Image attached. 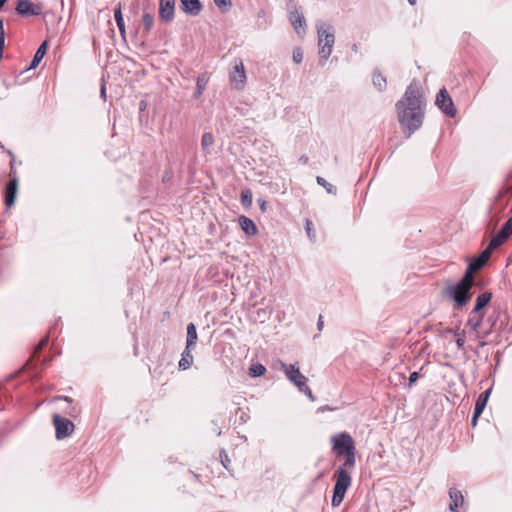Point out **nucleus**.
Masks as SVG:
<instances>
[{
  "label": "nucleus",
  "instance_id": "obj_41",
  "mask_svg": "<svg viewBox=\"0 0 512 512\" xmlns=\"http://www.w3.org/2000/svg\"><path fill=\"white\" fill-rule=\"evenodd\" d=\"M66 413L71 417H76L79 413V409L76 406H72L66 411Z\"/></svg>",
  "mask_w": 512,
  "mask_h": 512
},
{
  "label": "nucleus",
  "instance_id": "obj_51",
  "mask_svg": "<svg viewBox=\"0 0 512 512\" xmlns=\"http://www.w3.org/2000/svg\"><path fill=\"white\" fill-rule=\"evenodd\" d=\"M496 322H490V327H493V325L495 324Z\"/></svg>",
  "mask_w": 512,
  "mask_h": 512
},
{
  "label": "nucleus",
  "instance_id": "obj_19",
  "mask_svg": "<svg viewBox=\"0 0 512 512\" xmlns=\"http://www.w3.org/2000/svg\"><path fill=\"white\" fill-rule=\"evenodd\" d=\"M290 22L295 28L296 32L300 34L299 28H302L305 24L304 16L298 10H294L290 13Z\"/></svg>",
  "mask_w": 512,
  "mask_h": 512
},
{
  "label": "nucleus",
  "instance_id": "obj_1",
  "mask_svg": "<svg viewBox=\"0 0 512 512\" xmlns=\"http://www.w3.org/2000/svg\"><path fill=\"white\" fill-rule=\"evenodd\" d=\"M425 106L422 89L419 83L413 81L407 87L403 97L396 103L398 121L407 137L421 127Z\"/></svg>",
  "mask_w": 512,
  "mask_h": 512
},
{
  "label": "nucleus",
  "instance_id": "obj_5",
  "mask_svg": "<svg viewBox=\"0 0 512 512\" xmlns=\"http://www.w3.org/2000/svg\"><path fill=\"white\" fill-rule=\"evenodd\" d=\"M350 468L344 467V465H341L337 468L335 472V485L333 490V496L331 504L333 507H338L345 496V493L347 489L350 487L352 478L349 472Z\"/></svg>",
  "mask_w": 512,
  "mask_h": 512
},
{
  "label": "nucleus",
  "instance_id": "obj_37",
  "mask_svg": "<svg viewBox=\"0 0 512 512\" xmlns=\"http://www.w3.org/2000/svg\"><path fill=\"white\" fill-rule=\"evenodd\" d=\"M121 3H118L117 7L115 8L114 10V18H115V21H122L124 20L123 19V15H122V11H121Z\"/></svg>",
  "mask_w": 512,
  "mask_h": 512
},
{
  "label": "nucleus",
  "instance_id": "obj_14",
  "mask_svg": "<svg viewBox=\"0 0 512 512\" xmlns=\"http://www.w3.org/2000/svg\"><path fill=\"white\" fill-rule=\"evenodd\" d=\"M450 504L449 509L452 512L458 511V508L461 507L464 503V497L461 491L451 488L449 491Z\"/></svg>",
  "mask_w": 512,
  "mask_h": 512
},
{
  "label": "nucleus",
  "instance_id": "obj_4",
  "mask_svg": "<svg viewBox=\"0 0 512 512\" xmlns=\"http://www.w3.org/2000/svg\"><path fill=\"white\" fill-rule=\"evenodd\" d=\"M318 35L319 57L323 63L330 57L335 43V30L331 24L319 22L316 24Z\"/></svg>",
  "mask_w": 512,
  "mask_h": 512
},
{
  "label": "nucleus",
  "instance_id": "obj_27",
  "mask_svg": "<svg viewBox=\"0 0 512 512\" xmlns=\"http://www.w3.org/2000/svg\"><path fill=\"white\" fill-rule=\"evenodd\" d=\"M317 183L322 186L329 194H336V188L331 183L327 182L323 177H316Z\"/></svg>",
  "mask_w": 512,
  "mask_h": 512
},
{
  "label": "nucleus",
  "instance_id": "obj_25",
  "mask_svg": "<svg viewBox=\"0 0 512 512\" xmlns=\"http://www.w3.org/2000/svg\"><path fill=\"white\" fill-rule=\"evenodd\" d=\"M241 204L245 208H249L252 205V192L250 189H243L240 197Z\"/></svg>",
  "mask_w": 512,
  "mask_h": 512
},
{
  "label": "nucleus",
  "instance_id": "obj_17",
  "mask_svg": "<svg viewBox=\"0 0 512 512\" xmlns=\"http://www.w3.org/2000/svg\"><path fill=\"white\" fill-rule=\"evenodd\" d=\"M490 394L491 389H487L479 395L474 408L476 416H480L483 413Z\"/></svg>",
  "mask_w": 512,
  "mask_h": 512
},
{
  "label": "nucleus",
  "instance_id": "obj_48",
  "mask_svg": "<svg viewBox=\"0 0 512 512\" xmlns=\"http://www.w3.org/2000/svg\"><path fill=\"white\" fill-rule=\"evenodd\" d=\"M7 0H0V9L3 8L4 4L6 3Z\"/></svg>",
  "mask_w": 512,
  "mask_h": 512
},
{
  "label": "nucleus",
  "instance_id": "obj_9",
  "mask_svg": "<svg viewBox=\"0 0 512 512\" xmlns=\"http://www.w3.org/2000/svg\"><path fill=\"white\" fill-rule=\"evenodd\" d=\"M282 367L288 380L297 388H301L306 384L307 377L300 372L299 367L295 364L286 365L285 363H282Z\"/></svg>",
  "mask_w": 512,
  "mask_h": 512
},
{
  "label": "nucleus",
  "instance_id": "obj_12",
  "mask_svg": "<svg viewBox=\"0 0 512 512\" xmlns=\"http://www.w3.org/2000/svg\"><path fill=\"white\" fill-rule=\"evenodd\" d=\"M16 11L21 16H34L40 13V7L35 6L30 0H19Z\"/></svg>",
  "mask_w": 512,
  "mask_h": 512
},
{
  "label": "nucleus",
  "instance_id": "obj_44",
  "mask_svg": "<svg viewBox=\"0 0 512 512\" xmlns=\"http://www.w3.org/2000/svg\"><path fill=\"white\" fill-rule=\"evenodd\" d=\"M324 326V322H317V330L318 332H321ZM319 335V333L315 334L313 337L316 338Z\"/></svg>",
  "mask_w": 512,
  "mask_h": 512
},
{
  "label": "nucleus",
  "instance_id": "obj_46",
  "mask_svg": "<svg viewBox=\"0 0 512 512\" xmlns=\"http://www.w3.org/2000/svg\"><path fill=\"white\" fill-rule=\"evenodd\" d=\"M56 399H58V400H64V401H66V402H68V403H71V402H72V399H71L70 397H68V396H61V397H57Z\"/></svg>",
  "mask_w": 512,
  "mask_h": 512
},
{
  "label": "nucleus",
  "instance_id": "obj_10",
  "mask_svg": "<svg viewBox=\"0 0 512 512\" xmlns=\"http://www.w3.org/2000/svg\"><path fill=\"white\" fill-rule=\"evenodd\" d=\"M512 234V217H510L498 231V233L491 239L490 248H498L501 246Z\"/></svg>",
  "mask_w": 512,
  "mask_h": 512
},
{
  "label": "nucleus",
  "instance_id": "obj_13",
  "mask_svg": "<svg viewBox=\"0 0 512 512\" xmlns=\"http://www.w3.org/2000/svg\"><path fill=\"white\" fill-rule=\"evenodd\" d=\"M182 10L191 16H197L202 10L199 0H180Z\"/></svg>",
  "mask_w": 512,
  "mask_h": 512
},
{
  "label": "nucleus",
  "instance_id": "obj_18",
  "mask_svg": "<svg viewBox=\"0 0 512 512\" xmlns=\"http://www.w3.org/2000/svg\"><path fill=\"white\" fill-rule=\"evenodd\" d=\"M239 224L241 226V229L247 234V235H255L257 233V227L255 225V223L245 217V216H240L239 217Z\"/></svg>",
  "mask_w": 512,
  "mask_h": 512
},
{
  "label": "nucleus",
  "instance_id": "obj_24",
  "mask_svg": "<svg viewBox=\"0 0 512 512\" xmlns=\"http://www.w3.org/2000/svg\"><path fill=\"white\" fill-rule=\"evenodd\" d=\"M372 81L379 91H383L386 88V78L381 73L374 72Z\"/></svg>",
  "mask_w": 512,
  "mask_h": 512
},
{
  "label": "nucleus",
  "instance_id": "obj_29",
  "mask_svg": "<svg viewBox=\"0 0 512 512\" xmlns=\"http://www.w3.org/2000/svg\"><path fill=\"white\" fill-rule=\"evenodd\" d=\"M205 87H206V80L204 79V77H198L194 97L195 98L200 97L202 95L203 91L205 90Z\"/></svg>",
  "mask_w": 512,
  "mask_h": 512
},
{
  "label": "nucleus",
  "instance_id": "obj_50",
  "mask_svg": "<svg viewBox=\"0 0 512 512\" xmlns=\"http://www.w3.org/2000/svg\"><path fill=\"white\" fill-rule=\"evenodd\" d=\"M484 335L488 334V330L485 329L483 332H482Z\"/></svg>",
  "mask_w": 512,
  "mask_h": 512
},
{
  "label": "nucleus",
  "instance_id": "obj_35",
  "mask_svg": "<svg viewBox=\"0 0 512 512\" xmlns=\"http://www.w3.org/2000/svg\"><path fill=\"white\" fill-rule=\"evenodd\" d=\"M220 459H221V463L224 466V468L228 470V465L230 463V459L225 450L220 451Z\"/></svg>",
  "mask_w": 512,
  "mask_h": 512
},
{
  "label": "nucleus",
  "instance_id": "obj_2",
  "mask_svg": "<svg viewBox=\"0 0 512 512\" xmlns=\"http://www.w3.org/2000/svg\"><path fill=\"white\" fill-rule=\"evenodd\" d=\"M494 248L490 245L482 253L473 259L465 271L462 279L454 284L448 285L443 290V295L454 302V307L459 309L465 306L471 299V288L474 285V273L480 270L488 261Z\"/></svg>",
  "mask_w": 512,
  "mask_h": 512
},
{
  "label": "nucleus",
  "instance_id": "obj_7",
  "mask_svg": "<svg viewBox=\"0 0 512 512\" xmlns=\"http://www.w3.org/2000/svg\"><path fill=\"white\" fill-rule=\"evenodd\" d=\"M435 104L447 116L455 117L457 110L454 106L452 98L449 96L445 88L440 89L438 92Z\"/></svg>",
  "mask_w": 512,
  "mask_h": 512
},
{
  "label": "nucleus",
  "instance_id": "obj_33",
  "mask_svg": "<svg viewBox=\"0 0 512 512\" xmlns=\"http://www.w3.org/2000/svg\"><path fill=\"white\" fill-rule=\"evenodd\" d=\"M214 3L218 8L222 10H227L232 5L231 0H214Z\"/></svg>",
  "mask_w": 512,
  "mask_h": 512
},
{
  "label": "nucleus",
  "instance_id": "obj_32",
  "mask_svg": "<svg viewBox=\"0 0 512 512\" xmlns=\"http://www.w3.org/2000/svg\"><path fill=\"white\" fill-rule=\"evenodd\" d=\"M4 43H5L4 21H3V19H0V59L2 58Z\"/></svg>",
  "mask_w": 512,
  "mask_h": 512
},
{
  "label": "nucleus",
  "instance_id": "obj_28",
  "mask_svg": "<svg viewBox=\"0 0 512 512\" xmlns=\"http://www.w3.org/2000/svg\"><path fill=\"white\" fill-rule=\"evenodd\" d=\"M485 324H490V322H468L469 331L475 333L476 336H479V334L481 333L480 329H482Z\"/></svg>",
  "mask_w": 512,
  "mask_h": 512
},
{
  "label": "nucleus",
  "instance_id": "obj_21",
  "mask_svg": "<svg viewBox=\"0 0 512 512\" xmlns=\"http://www.w3.org/2000/svg\"><path fill=\"white\" fill-rule=\"evenodd\" d=\"M191 348H185L182 352L181 359L179 361V368L182 370L188 369L193 363V355L190 351Z\"/></svg>",
  "mask_w": 512,
  "mask_h": 512
},
{
  "label": "nucleus",
  "instance_id": "obj_49",
  "mask_svg": "<svg viewBox=\"0 0 512 512\" xmlns=\"http://www.w3.org/2000/svg\"><path fill=\"white\" fill-rule=\"evenodd\" d=\"M409 4L411 5H415L416 4V0H408Z\"/></svg>",
  "mask_w": 512,
  "mask_h": 512
},
{
  "label": "nucleus",
  "instance_id": "obj_11",
  "mask_svg": "<svg viewBox=\"0 0 512 512\" xmlns=\"http://www.w3.org/2000/svg\"><path fill=\"white\" fill-rule=\"evenodd\" d=\"M175 0H160L159 18L161 21L169 23L174 19Z\"/></svg>",
  "mask_w": 512,
  "mask_h": 512
},
{
  "label": "nucleus",
  "instance_id": "obj_8",
  "mask_svg": "<svg viewBox=\"0 0 512 512\" xmlns=\"http://www.w3.org/2000/svg\"><path fill=\"white\" fill-rule=\"evenodd\" d=\"M53 424L55 426L56 438L63 439L69 436L73 429L74 424L67 418L61 417L58 414L53 415Z\"/></svg>",
  "mask_w": 512,
  "mask_h": 512
},
{
  "label": "nucleus",
  "instance_id": "obj_23",
  "mask_svg": "<svg viewBox=\"0 0 512 512\" xmlns=\"http://www.w3.org/2000/svg\"><path fill=\"white\" fill-rule=\"evenodd\" d=\"M197 341V332L196 327L193 322H190L187 326V341L186 346L187 348H191L193 345H195Z\"/></svg>",
  "mask_w": 512,
  "mask_h": 512
},
{
  "label": "nucleus",
  "instance_id": "obj_40",
  "mask_svg": "<svg viewBox=\"0 0 512 512\" xmlns=\"http://www.w3.org/2000/svg\"><path fill=\"white\" fill-rule=\"evenodd\" d=\"M47 343H48V339H47V338H43V339L39 342L38 346L35 348L34 356H33V357H36V354H37V353H38V352H39V351H40L44 346H46V345H47Z\"/></svg>",
  "mask_w": 512,
  "mask_h": 512
},
{
  "label": "nucleus",
  "instance_id": "obj_30",
  "mask_svg": "<svg viewBox=\"0 0 512 512\" xmlns=\"http://www.w3.org/2000/svg\"><path fill=\"white\" fill-rule=\"evenodd\" d=\"M265 372L266 368L262 364H256L250 367V374L254 377L262 376Z\"/></svg>",
  "mask_w": 512,
  "mask_h": 512
},
{
  "label": "nucleus",
  "instance_id": "obj_6",
  "mask_svg": "<svg viewBox=\"0 0 512 512\" xmlns=\"http://www.w3.org/2000/svg\"><path fill=\"white\" fill-rule=\"evenodd\" d=\"M229 80L233 88L242 90L246 83V72L241 59L233 61L232 70L229 72Z\"/></svg>",
  "mask_w": 512,
  "mask_h": 512
},
{
  "label": "nucleus",
  "instance_id": "obj_39",
  "mask_svg": "<svg viewBox=\"0 0 512 512\" xmlns=\"http://www.w3.org/2000/svg\"><path fill=\"white\" fill-rule=\"evenodd\" d=\"M116 24H117V27H118V29H119V32H120V34H121L122 38H125L126 30H125L124 20H122V21H117V22H116Z\"/></svg>",
  "mask_w": 512,
  "mask_h": 512
},
{
  "label": "nucleus",
  "instance_id": "obj_3",
  "mask_svg": "<svg viewBox=\"0 0 512 512\" xmlns=\"http://www.w3.org/2000/svg\"><path fill=\"white\" fill-rule=\"evenodd\" d=\"M332 452L338 459H344L343 465L354 468L356 464V447L352 436L347 432L336 433L330 439Z\"/></svg>",
  "mask_w": 512,
  "mask_h": 512
},
{
  "label": "nucleus",
  "instance_id": "obj_42",
  "mask_svg": "<svg viewBox=\"0 0 512 512\" xmlns=\"http://www.w3.org/2000/svg\"><path fill=\"white\" fill-rule=\"evenodd\" d=\"M419 378L418 372H412L409 376V385L411 386L413 383H415Z\"/></svg>",
  "mask_w": 512,
  "mask_h": 512
},
{
  "label": "nucleus",
  "instance_id": "obj_43",
  "mask_svg": "<svg viewBox=\"0 0 512 512\" xmlns=\"http://www.w3.org/2000/svg\"><path fill=\"white\" fill-rule=\"evenodd\" d=\"M260 209L265 212L267 210V202L264 199H258Z\"/></svg>",
  "mask_w": 512,
  "mask_h": 512
},
{
  "label": "nucleus",
  "instance_id": "obj_45",
  "mask_svg": "<svg viewBox=\"0 0 512 512\" xmlns=\"http://www.w3.org/2000/svg\"><path fill=\"white\" fill-rule=\"evenodd\" d=\"M100 93H101V97L105 99L106 98V88H105L104 83L101 85Z\"/></svg>",
  "mask_w": 512,
  "mask_h": 512
},
{
  "label": "nucleus",
  "instance_id": "obj_16",
  "mask_svg": "<svg viewBox=\"0 0 512 512\" xmlns=\"http://www.w3.org/2000/svg\"><path fill=\"white\" fill-rule=\"evenodd\" d=\"M214 136L210 132H205L201 139V149L204 155H210L214 147Z\"/></svg>",
  "mask_w": 512,
  "mask_h": 512
},
{
  "label": "nucleus",
  "instance_id": "obj_15",
  "mask_svg": "<svg viewBox=\"0 0 512 512\" xmlns=\"http://www.w3.org/2000/svg\"><path fill=\"white\" fill-rule=\"evenodd\" d=\"M17 187H18V182H17L16 178L12 179L7 184L6 192H5V204H6V206L10 207V206H12L14 204L15 199H16V194H17Z\"/></svg>",
  "mask_w": 512,
  "mask_h": 512
},
{
  "label": "nucleus",
  "instance_id": "obj_34",
  "mask_svg": "<svg viewBox=\"0 0 512 512\" xmlns=\"http://www.w3.org/2000/svg\"><path fill=\"white\" fill-rule=\"evenodd\" d=\"M303 60V53L300 48H295L293 50V61L297 64L301 63Z\"/></svg>",
  "mask_w": 512,
  "mask_h": 512
},
{
  "label": "nucleus",
  "instance_id": "obj_20",
  "mask_svg": "<svg viewBox=\"0 0 512 512\" xmlns=\"http://www.w3.org/2000/svg\"><path fill=\"white\" fill-rule=\"evenodd\" d=\"M492 293L490 292H484L480 294L476 299V304L473 308L474 313H478L480 310H482L491 300Z\"/></svg>",
  "mask_w": 512,
  "mask_h": 512
},
{
  "label": "nucleus",
  "instance_id": "obj_22",
  "mask_svg": "<svg viewBox=\"0 0 512 512\" xmlns=\"http://www.w3.org/2000/svg\"><path fill=\"white\" fill-rule=\"evenodd\" d=\"M46 49H47V42L44 41L40 46L39 48L37 49L33 59H32V62L30 64V69L32 68H36L38 66V64L40 63V61L43 59L45 53H46Z\"/></svg>",
  "mask_w": 512,
  "mask_h": 512
},
{
  "label": "nucleus",
  "instance_id": "obj_31",
  "mask_svg": "<svg viewBox=\"0 0 512 512\" xmlns=\"http://www.w3.org/2000/svg\"><path fill=\"white\" fill-rule=\"evenodd\" d=\"M465 333V329H463L462 331L457 329L454 333L458 349H461L465 343Z\"/></svg>",
  "mask_w": 512,
  "mask_h": 512
},
{
  "label": "nucleus",
  "instance_id": "obj_47",
  "mask_svg": "<svg viewBox=\"0 0 512 512\" xmlns=\"http://www.w3.org/2000/svg\"><path fill=\"white\" fill-rule=\"evenodd\" d=\"M478 417L479 416H476L475 411H474L473 412V416H472V420H471L472 426H476Z\"/></svg>",
  "mask_w": 512,
  "mask_h": 512
},
{
  "label": "nucleus",
  "instance_id": "obj_38",
  "mask_svg": "<svg viewBox=\"0 0 512 512\" xmlns=\"http://www.w3.org/2000/svg\"><path fill=\"white\" fill-rule=\"evenodd\" d=\"M312 222L310 220H306V232L310 240H315V234L312 232Z\"/></svg>",
  "mask_w": 512,
  "mask_h": 512
},
{
  "label": "nucleus",
  "instance_id": "obj_36",
  "mask_svg": "<svg viewBox=\"0 0 512 512\" xmlns=\"http://www.w3.org/2000/svg\"><path fill=\"white\" fill-rule=\"evenodd\" d=\"M300 392L304 393L305 395L308 396V398L311 400V401H315V397L311 391V389L306 385L304 384V386H302L301 388H298Z\"/></svg>",
  "mask_w": 512,
  "mask_h": 512
},
{
  "label": "nucleus",
  "instance_id": "obj_26",
  "mask_svg": "<svg viewBox=\"0 0 512 512\" xmlns=\"http://www.w3.org/2000/svg\"><path fill=\"white\" fill-rule=\"evenodd\" d=\"M142 24L146 33H149L154 25V17L150 13H144L142 16Z\"/></svg>",
  "mask_w": 512,
  "mask_h": 512
}]
</instances>
